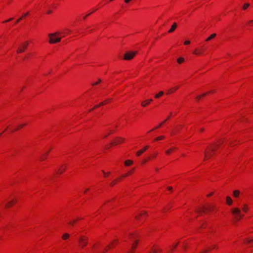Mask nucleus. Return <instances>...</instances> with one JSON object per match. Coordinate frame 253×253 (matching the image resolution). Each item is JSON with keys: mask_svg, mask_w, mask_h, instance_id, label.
Segmentation results:
<instances>
[{"mask_svg": "<svg viewBox=\"0 0 253 253\" xmlns=\"http://www.w3.org/2000/svg\"><path fill=\"white\" fill-rule=\"evenodd\" d=\"M22 19V17H20L19 19H18L16 21V23H17L18 22H19V21L21 20Z\"/></svg>", "mask_w": 253, "mask_h": 253, "instance_id": "nucleus-56", "label": "nucleus"}, {"mask_svg": "<svg viewBox=\"0 0 253 253\" xmlns=\"http://www.w3.org/2000/svg\"><path fill=\"white\" fill-rule=\"evenodd\" d=\"M153 101V99H146L144 101H143L141 103V105L142 107H146L147 106L149 105L151 102Z\"/></svg>", "mask_w": 253, "mask_h": 253, "instance_id": "nucleus-19", "label": "nucleus"}, {"mask_svg": "<svg viewBox=\"0 0 253 253\" xmlns=\"http://www.w3.org/2000/svg\"><path fill=\"white\" fill-rule=\"evenodd\" d=\"M17 202V200L15 198H12L9 201L5 203L4 207L6 209L10 208L14 205Z\"/></svg>", "mask_w": 253, "mask_h": 253, "instance_id": "nucleus-9", "label": "nucleus"}, {"mask_svg": "<svg viewBox=\"0 0 253 253\" xmlns=\"http://www.w3.org/2000/svg\"><path fill=\"white\" fill-rule=\"evenodd\" d=\"M102 172H103V176H104V177H108V176L110 175V173H111V172H110V171H108V172H105V171H104V170H102Z\"/></svg>", "mask_w": 253, "mask_h": 253, "instance_id": "nucleus-38", "label": "nucleus"}, {"mask_svg": "<svg viewBox=\"0 0 253 253\" xmlns=\"http://www.w3.org/2000/svg\"><path fill=\"white\" fill-rule=\"evenodd\" d=\"M101 82V80L100 79H98L96 82H93L91 84L92 86H95L99 84Z\"/></svg>", "mask_w": 253, "mask_h": 253, "instance_id": "nucleus-41", "label": "nucleus"}, {"mask_svg": "<svg viewBox=\"0 0 253 253\" xmlns=\"http://www.w3.org/2000/svg\"><path fill=\"white\" fill-rule=\"evenodd\" d=\"M122 176H120V177H119L118 178H116V179H114L113 180H112L111 181V182L110 183V185L111 186H114L116 183H117L118 182H119L122 179Z\"/></svg>", "mask_w": 253, "mask_h": 253, "instance_id": "nucleus-25", "label": "nucleus"}, {"mask_svg": "<svg viewBox=\"0 0 253 253\" xmlns=\"http://www.w3.org/2000/svg\"><path fill=\"white\" fill-rule=\"evenodd\" d=\"M190 43V42L189 41H186L184 42V44L185 45H188V44H189Z\"/></svg>", "mask_w": 253, "mask_h": 253, "instance_id": "nucleus-48", "label": "nucleus"}, {"mask_svg": "<svg viewBox=\"0 0 253 253\" xmlns=\"http://www.w3.org/2000/svg\"><path fill=\"white\" fill-rule=\"evenodd\" d=\"M138 243V241L136 240L132 244V246H131V250L130 251V253H133V251H134L136 248Z\"/></svg>", "mask_w": 253, "mask_h": 253, "instance_id": "nucleus-28", "label": "nucleus"}, {"mask_svg": "<svg viewBox=\"0 0 253 253\" xmlns=\"http://www.w3.org/2000/svg\"><path fill=\"white\" fill-rule=\"evenodd\" d=\"M130 236H132L133 238H134V237H135L136 235L134 234H131Z\"/></svg>", "mask_w": 253, "mask_h": 253, "instance_id": "nucleus-57", "label": "nucleus"}, {"mask_svg": "<svg viewBox=\"0 0 253 253\" xmlns=\"http://www.w3.org/2000/svg\"><path fill=\"white\" fill-rule=\"evenodd\" d=\"M113 130H110V133H109L108 134H107V135H105L104 137L105 138V137H107L108 135H110V134L112 133H113Z\"/></svg>", "mask_w": 253, "mask_h": 253, "instance_id": "nucleus-51", "label": "nucleus"}, {"mask_svg": "<svg viewBox=\"0 0 253 253\" xmlns=\"http://www.w3.org/2000/svg\"><path fill=\"white\" fill-rule=\"evenodd\" d=\"M178 244V243H176V244H175L172 246H170V250L171 251H172L173 250H174L177 246Z\"/></svg>", "mask_w": 253, "mask_h": 253, "instance_id": "nucleus-44", "label": "nucleus"}, {"mask_svg": "<svg viewBox=\"0 0 253 253\" xmlns=\"http://www.w3.org/2000/svg\"><path fill=\"white\" fill-rule=\"evenodd\" d=\"M88 244V238L85 236H81L79 238L78 244L80 248L83 249L87 246Z\"/></svg>", "mask_w": 253, "mask_h": 253, "instance_id": "nucleus-5", "label": "nucleus"}, {"mask_svg": "<svg viewBox=\"0 0 253 253\" xmlns=\"http://www.w3.org/2000/svg\"><path fill=\"white\" fill-rule=\"evenodd\" d=\"M90 15V14H87V15H86L84 16V19H85V18H86L88 15Z\"/></svg>", "mask_w": 253, "mask_h": 253, "instance_id": "nucleus-60", "label": "nucleus"}, {"mask_svg": "<svg viewBox=\"0 0 253 253\" xmlns=\"http://www.w3.org/2000/svg\"><path fill=\"white\" fill-rule=\"evenodd\" d=\"M161 251L162 250L159 246L155 245L152 247L150 253H160Z\"/></svg>", "mask_w": 253, "mask_h": 253, "instance_id": "nucleus-15", "label": "nucleus"}, {"mask_svg": "<svg viewBox=\"0 0 253 253\" xmlns=\"http://www.w3.org/2000/svg\"><path fill=\"white\" fill-rule=\"evenodd\" d=\"M138 53L137 51H128L126 52L123 57V59L126 61L131 60L133 58L134 56Z\"/></svg>", "mask_w": 253, "mask_h": 253, "instance_id": "nucleus-4", "label": "nucleus"}, {"mask_svg": "<svg viewBox=\"0 0 253 253\" xmlns=\"http://www.w3.org/2000/svg\"><path fill=\"white\" fill-rule=\"evenodd\" d=\"M249 6H250L249 3H245L243 6V9L244 10H246Z\"/></svg>", "mask_w": 253, "mask_h": 253, "instance_id": "nucleus-43", "label": "nucleus"}, {"mask_svg": "<svg viewBox=\"0 0 253 253\" xmlns=\"http://www.w3.org/2000/svg\"><path fill=\"white\" fill-rule=\"evenodd\" d=\"M90 190V188H85L84 190V194H86L89 190Z\"/></svg>", "mask_w": 253, "mask_h": 253, "instance_id": "nucleus-47", "label": "nucleus"}, {"mask_svg": "<svg viewBox=\"0 0 253 253\" xmlns=\"http://www.w3.org/2000/svg\"><path fill=\"white\" fill-rule=\"evenodd\" d=\"M241 194V192L238 189H235L233 191L232 195L234 198H239Z\"/></svg>", "mask_w": 253, "mask_h": 253, "instance_id": "nucleus-16", "label": "nucleus"}, {"mask_svg": "<svg viewBox=\"0 0 253 253\" xmlns=\"http://www.w3.org/2000/svg\"><path fill=\"white\" fill-rule=\"evenodd\" d=\"M134 168H133L132 169H130L129 171H128L127 173H126V174L123 175L122 176V177H126L129 175H130L131 174H132L134 171Z\"/></svg>", "mask_w": 253, "mask_h": 253, "instance_id": "nucleus-29", "label": "nucleus"}, {"mask_svg": "<svg viewBox=\"0 0 253 253\" xmlns=\"http://www.w3.org/2000/svg\"><path fill=\"white\" fill-rule=\"evenodd\" d=\"M226 204L229 206H232L233 204V199L229 196L226 197Z\"/></svg>", "mask_w": 253, "mask_h": 253, "instance_id": "nucleus-23", "label": "nucleus"}, {"mask_svg": "<svg viewBox=\"0 0 253 253\" xmlns=\"http://www.w3.org/2000/svg\"><path fill=\"white\" fill-rule=\"evenodd\" d=\"M51 151V149L50 148L49 150H48L47 151H45L42 155L40 157V160L41 161H45L47 157H48V155L50 152V151Z\"/></svg>", "mask_w": 253, "mask_h": 253, "instance_id": "nucleus-14", "label": "nucleus"}, {"mask_svg": "<svg viewBox=\"0 0 253 253\" xmlns=\"http://www.w3.org/2000/svg\"><path fill=\"white\" fill-rule=\"evenodd\" d=\"M213 195V192H211L210 193L208 194L207 195V197H211V196H212Z\"/></svg>", "mask_w": 253, "mask_h": 253, "instance_id": "nucleus-50", "label": "nucleus"}, {"mask_svg": "<svg viewBox=\"0 0 253 253\" xmlns=\"http://www.w3.org/2000/svg\"><path fill=\"white\" fill-rule=\"evenodd\" d=\"M81 218H77V219H74L73 221H71L69 222V224L71 225H73L78 220H80Z\"/></svg>", "mask_w": 253, "mask_h": 253, "instance_id": "nucleus-42", "label": "nucleus"}, {"mask_svg": "<svg viewBox=\"0 0 253 253\" xmlns=\"http://www.w3.org/2000/svg\"><path fill=\"white\" fill-rule=\"evenodd\" d=\"M244 242L246 244H251L253 243V237L251 238H248L245 239Z\"/></svg>", "mask_w": 253, "mask_h": 253, "instance_id": "nucleus-30", "label": "nucleus"}, {"mask_svg": "<svg viewBox=\"0 0 253 253\" xmlns=\"http://www.w3.org/2000/svg\"><path fill=\"white\" fill-rule=\"evenodd\" d=\"M180 86L179 85H175L174 86L170 88L167 91V94H171L174 93L179 88Z\"/></svg>", "mask_w": 253, "mask_h": 253, "instance_id": "nucleus-12", "label": "nucleus"}, {"mask_svg": "<svg viewBox=\"0 0 253 253\" xmlns=\"http://www.w3.org/2000/svg\"><path fill=\"white\" fill-rule=\"evenodd\" d=\"M133 163V161L131 160H127L125 162V165L126 166L128 167L131 166Z\"/></svg>", "mask_w": 253, "mask_h": 253, "instance_id": "nucleus-31", "label": "nucleus"}, {"mask_svg": "<svg viewBox=\"0 0 253 253\" xmlns=\"http://www.w3.org/2000/svg\"><path fill=\"white\" fill-rule=\"evenodd\" d=\"M158 155V153H155L154 154H153L151 157H150L151 158V160L153 159H155V158H156L157 156Z\"/></svg>", "mask_w": 253, "mask_h": 253, "instance_id": "nucleus-45", "label": "nucleus"}, {"mask_svg": "<svg viewBox=\"0 0 253 253\" xmlns=\"http://www.w3.org/2000/svg\"><path fill=\"white\" fill-rule=\"evenodd\" d=\"M177 24L176 22H174L172 25L170 29L168 31V33H171L173 32L177 28Z\"/></svg>", "mask_w": 253, "mask_h": 253, "instance_id": "nucleus-27", "label": "nucleus"}, {"mask_svg": "<svg viewBox=\"0 0 253 253\" xmlns=\"http://www.w3.org/2000/svg\"><path fill=\"white\" fill-rule=\"evenodd\" d=\"M213 92L212 91H208L206 93H203L202 94H200L199 95H198L197 97H196V99L197 100L199 101L202 98H203V97L205 96L206 95H209V94H210L211 93H212Z\"/></svg>", "mask_w": 253, "mask_h": 253, "instance_id": "nucleus-22", "label": "nucleus"}, {"mask_svg": "<svg viewBox=\"0 0 253 253\" xmlns=\"http://www.w3.org/2000/svg\"><path fill=\"white\" fill-rule=\"evenodd\" d=\"M163 94H164V92L163 91H160L158 93L156 94L155 95V97L156 98H159L160 97H161Z\"/></svg>", "mask_w": 253, "mask_h": 253, "instance_id": "nucleus-36", "label": "nucleus"}, {"mask_svg": "<svg viewBox=\"0 0 253 253\" xmlns=\"http://www.w3.org/2000/svg\"><path fill=\"white\" fill-rule=\"evenodd\" d=\"M167 121V119H166L165 121H164L162 123L164 124V123H165V122Z\"/></svg>", "mask_w": 253, "mask_h": 253, "instance_id": "nucleus-64", "label": "nucleus"}, {"mask_svg": "<svg viewBox=\"0 0 253 253\" xmlns=\"http://www.w3.org/2000/svg\"><path fill=\"white\" fill-rule=\"evenodd\" d=\"M216 36V34L215 33H213V34H212L210 36H209L206 40V41L208 42V41H209L210 40H211V39H213L214 37H215Z\"/></svg>", "mask_w": 253, "mask_h": 253, "instance_id": "nucleus-35", "label": "nucleus"}, {"mask_svg": "<svg viewBox=\"0 0 253 253\" xmlns=\"http://www.w3.org/2000/svg\"><path fill=\"white\" fill-rule=\"evenodd\" d=\"M248 23H249V24H253V20H251L249 21Z\"/></svg>", "mask_w": 253, "mask_h": 253, "instance_id": "nucleus-54", "label": "nucleus"}, {"mask_svg": "<svg viewBox=\"0 0 253 253\" xmlns=\"http://www.w3.org/2000/svg\"><path fill=\"white\" fill-rule=\"evenodd\" d=\"M149 148V146H146L144 147L142 149L139 150L137 151L136 153V155L137 157L141 156L144 152H145Z\"/></svg>", "mask_w": 253, "mask_h": 253, "instance_id": "nucleus-18", "label": "nucleus"}, {"mask_svg": "<svg viewBox=\"0 0 253 253\" xmlns=\"http://www.w3.org/2000/svg\"><path fill=\"white\" fill-rule=\"evenodd\" d=\"M27 125V123H22V124H19L15 128H14L12 130V131H17L18 130H19V129H21L23 127L26 126Z\"/></svg>", "mask_w": 253, "mask_h": 253, "instance_id": "nucleus-24", "label": "nucleus"}, {"mask_svg": "<svg viewBox=\"0 0 253 253\" xmlns=\"http://www.w3.org/2000/svg\"><path fill=\"white\" fill-rule=\"evenodd\" d=\"M51 12H52V11H51V10H48V11H47V13L48 14H50V13H51Z\"/></svg>", "mask_w": 253, "mask_h": 253, "instance_id": "nucleus-63", "label": "nucleus"}, {"mask_svg": "<svg viewBox=\"0 0 253 253\" xmlns=\"http://www.w3.org/2000/svg\"><path fill=\"white\" fill-rule=\"evenodd\" d=\"M98 247V245L97 244H94L91 248V252H94L97 249Z\"/></svg>", "mask_w": 253, "mask_h": 253, "instance_id": "nucleus-34", "label": "nucleus"}, {"mask_svg": "<svg viewBox=\"0 0 253 253\" xmlns=\"http://www.w3.org/2000/svg\"><path fill=\"white\" fill-rule=\"evenodd\" d=\"M165 138V137L163 135H161V136H158L157 137H156L155 139V141H159V140H163Z\"/></svg>", "mask_w": 253, "mask_h": 253, "instance_id": "nucleus-40", "label": "nucleus"}, {"mask_svg": "<svg viewBox=\"0 0 253 253\" xmlns=\"http://www.w3.org/2000/svg\"><path fill=\"white\" fill-rule=\"evenodd\" d=\"M230 212L236 220H239L244 216V215L241 212L240 209L237 207H232L230 209Z\"/></svg>", "mask_w": 253, "mask_h": 253, "instance_id": "nucleus-2", "label": "nucleus"}, {"mask_svg": "<svg viewBox=\"0 0 253 253\" xmlns=\"http://www.w3.org/2000/svg\"><path fill=\"white\" fill-rule=\"evenodd\" d=\"M70 235L68 233H64L62 236V240L66 241L70 238Z\"/></svg>", "mask_w": 253, "mask_h": 253, "instance_id": "nucleus-32", "label": "nucleus"}, {"mask_svg": "<svg viewBox=\"0 0 253 253\" xmlns=\"http://www.w3.org/2000/svg\"><path fill=\"white\" fill-rule=\"evenodd\" d=\"M223 142V140L221 139L214 145L209 146L205 150L204 160L207 161L210 159L213 156L215 149L218 148Z\"/></svg>", "mask_w": 253, "mask_h": 253, "instance_id": "nucleus-1", "label": "nucleus"}, {"mask_svg": "<svg viewBox=\"0 0 253 253\" xmlns=\"http://www.w3.org/2000/svg\"><path fill=\"white\" fill-rule=\"evenodd\" d=\"M60 34V33L59 32H56L54 33L49 34V42L50 43L53 44L60 42L61 39V38L59 37Z\"/></svg>", "mask_w": 253, "mask_h": 253, "instance_id": "nucleus-3", "label": "nucleus"}, {"mask_svg": "<svg viewBox=\"0 0 253 253\" xmlns=\"http://www.w3.org/2000/svg\"><path fill=\"white\" fill-rule=\"evenodd\" d=\"M131 0H125L126 3H128Z\"/></svg>", "mask_w": 253, "mask_h": 253, "instance_id": "nucleus-59", "label": "nucleus"}, {"mask_svg": "<svg viewBox=\"0 0 253 253\" xmlns=\"http://www.w3.org/2000/svg\"><path fill=\"white\" fill-rule=\"evenodd\" d=\"M240 210L242 213L243 212L245 214H247L250 211V207L248 203H243L241 205Z\"/></svg>", "mask_w": 253, "mask_h": 253, "instance_id": "nucleus-7", "label": "nucleus"}, {"mask_svg": "<svg viewBox=\"0 0 253 253\" xmlns=\"http://www.w3.org/2000/svg\"><path fill=\"white\" fill-rule=\"evenodd\" d=\"M125 138L123 137H116L115 139H114L112 143H111V145L112 146H116L122 143H123L125 142Z\"/></svg>", "mask_w": 253, "mask_h": 253, "instance_id": "nucleus-8", "label": "nucleus"}, {"mask_svg": "<svg viewBox=\"0 0 253 253\" xmlns=\"http://www.w3.org/2000/svg\"><path fill=\"white\" fill-rule=\"evenodd\" d=\"M205 227H206V222H202V224H201V225L200 226V228H205Z\"/></svg>", "mask_w": 253, "mask_h": 253, "instance_id": "nucleus-46", "label": "nucleus"}, {"mask_svg": "<svg viewBox=\"0 0 253 253\" xmlns=\"http://www.w3.org/2000/svg\"><path fill=\"white\" fill-rule=\"evenodd\" d=\"M205 49L202 47L197 48L193 50V54L195 55L200 56L203 54Z\"/></svg>", "mask_w": 253, "mask_h": 253, "instance_id": "nucleus-11", "label": "nucleus"}, {"mask_svg": "<svg viewBox=\"0 0 253 253\" xmlns=\"http://www.w3.org/2000/svg\"><path fill=\"white\" fill-rule=\"evenodd\" d=\"M172 116V113H170L169 116L168 117V118L166 119H167V121Z\"/></svg>", "mask_w": 253, "mask_h": 253, "instance_id": "nucleus-52", "label": "nucleus"}, {"mask_svg": "<svg viewBox=\"0 0 253 253\" xmlns=\"http://www.w3.org/2000/svg\"><path fill=\"white\" fill-rule=\"evenodd\" d=\"M147 216V213L145 211H141L140 213L136 216V219L140 220L144 219Z\"/></svg>", "mask_w": 253, "mask_h": 253, "instance_id": "nucleus-10", "label": "nucleus"}, {"mask_svg": "<svg viewBox=\"0 0 253 253\" xmlns=\"http://www.w3.org/2000/svg\"><path fill=\"white\" fill-rule=\"evenodd\" d=\"M117 241L116 240L113 241L111 244L107 246V249H110L111 248L114 247L117 244Z\"/></svg>", "mask_w": 253, "mask_h": 253, "instance_id": "nucleus-33", "label": "nucleus"}, {"mask_svg": "<svg viewBox=\"0 0 253 253\" xmlns=\"http://www.w3.org/2000/svg\"><path fill=\"white\" fill-rule=\"evenodd\" d=\"M208 211H209L208 208H207L205 206H202V207L198 208L196 212L200 214H202L203 213H206Z\"/></svg>", "mask_w": 253, "mask_h": 253, "instance_id": "nucleus-13", "label": "nucleus"}, {"mask_svg": "<svg viewBox=\"0 0 253 253\" xmlns=\"http://www.w3.org/2000/svg\"><path fill=\"white\" fill-rule=\"evenodd\" d=\"M111 101V99H107L106 100H104V101L100 103L98 105H95L92 109H96V108H97L98 107L102 106V105H105L107 103H108L109 102H110Z\"/></svg>", "mask_w": 253, "mask_h": 253, "instance_id": "nucleus-21", "label": "nucleus"}, {"mask_svg": "<svg viewBox=\"0 0 253 253\" xmlns=\"http://www.w3.org/2000/svg\"><path fill=\"white\" fill-rule=\"evenodd\" d=\"M183 125H179L175 127V128L171 131V135H174L176 132L180 131V130L183 127Z\"/></svg>", "mask_w": 253, "mask_h": 253, "instance_id": "nucleus-20", "label": "nucleus"}, {"mask_svg": "<svg viewBox=\"0 0 253 253\" xmlns=\"http://www.w3.org/2000/svg\"><path fill=\"white\" fill-rule=\"evenodd\" d=\"M66 169L67 167L66 165L63 164L59 167L57 172L59 174H62L66 170Z\"/></svg>", "mask_w": 253, "mask_h": 253, "instance_id": "nucleus-17", "label": "nucleus"}, {"mask_svg": "<svg viewBox=\"0 0 253 253\" xmlns=\"http://www.w3.org/2000/svg\"><path fill=\"white\" fill-rule=\"evenodd\" d=\"M12 19H13L12 18H10L9 19H8V20H7L5 21V22H7L10 21L12 20Z\"/></svg>", "mask_w": 253, "mask_h": 253, "instance_id": "nucleus-58", "label": "nucleus"}, {"mask_svg": "<svg viewBox=\"0 0 253 253\" xmlns=\"http://www.w3.org/2000/svg\"><path fill=\"white\" fill-rule=\"evenodd\" d=\"M172 187H168V190H172Z\"/></svg>", "mask_w": 253, "mask_h": 253, "instance_id": "nucleus-61", "label": "nucleus"}, {"mask_svg": "<svg viewBox=\"0 0 253 253\" xmlns=\"http://www.w3.org/2000/svg\"><path fill=\"white\" fill-rule=\"evenodd\" d=\"M177 149V148L176 147L171 148L167 150L166 151V152H165L166 154L167 155H169L171 154V153H172L173 152H174Z\"/></svg>", "mask_w": 253, "mask_h": 253, "instance_id": "nucleus-26", "label": "nucleus"}, {"mask_svg": "<svg viewBox=\"0 0 253 253\" xmlns=\"http://www.w3.org/2000/svg\"><path fill=\"white\" fill-rule=\"evenodd\" d=\"M177 61L178 63H181L183 62L186 61V60H185L184 58H183L182 57H180L178 58L177 59Z\"/></svg>", "mask_w": 253, "mask_h": 253, "instance_id": "nucleus-37", "label": "nucleus"}, {"mask_svg": "<svg viewBox=\"0 0 253 253\" xmlns=\"http://www.w3.org/2000/svg\"><path fill=\"white\" fill-rule=\"evenodd\" d=\"M29 14V12L26 13L23 16H22L21 17H22V18L24 17H25L26 16H27V15Z\"/></svg>", "mask_w": 253, "mask_h": 253, "instance_id": "nucleus-55", "label": "nucleus"}, {"mask_svg": "<svg viewBox=\"0 0 253 253\" xmlns=\"http://www.w3.org/2000/svg\"><path fill=\"white\" fill-rule=\"evenodd\" d=\"M150 160H151V157H148V158L144 159L142 161V164L144 165V164H146L148 161H149Z\"/></svg>", "mask_w": 253, "mask_h": 253, "instance_id": "nucleus-39", "label": "nucleus"}, {"mask_svg": "<svg viewBox=\"0 0 253 253\" xmlns=\"http://www.w3.org/2000/svg\"><path fill=\"white\" fill-rule=\"evenodd\" d=\"M208 252V250H205L201 252L200 253H207Z\"/></svg>", "mask_w": 253, "mask_h": 253, "instance_id": "nucleus-53", "label": "nucleus"}, {"mask_svg": "<svg viewBox=\"0 0 253 253\" xmlns=\"http://www.w3.org/2000/svg\"><path fill=\"white\" fill-rule=\"evenodd\" d=\"M161 127V125H158L156 127H154L152 130H154Z\"/></svg>", "mask_w": 253, "mask_h": 253, "instance_id": "nucleus-49", "label": "nucleus"}, {"mask_svg": "<svg viewBox=\"0 0 253 253\" xmlns=\"http://www.w3.org/2000/svg\"><path fill=\"white\" fill-rule=\"evenodd\" d=\"M29 44L28 41L25 42L24 43H21L17 48L16 52L17 54L23 53L27 48Z\"/></svg>", "mask_w": 253, "mask_h": 253, "instance_id": "nucleus-6", "label": "nucleus"}, {"mask_svg": "<svg viewBox=\"0 0 253 253\" xmlns=\"http://www.w3.org/2000/svg\"><path fill=\"white\" fill-rule=\"evenodd\" d=\"M204 129L203 128H200V130L201 132H203L204 131Z\"/></svg>", "mask_w": 253, "mask_h": 253, "instance_id": "nucleus-62", "label": "nucleus"}]
</instances>
